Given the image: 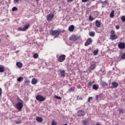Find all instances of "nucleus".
<instances>
[{
	"label": "nucleus",
	"mask_w": 125,
	"mask_h": 125,
	"mask_svg": "<svg viewBox=\"0 0 125 125\" xmlns=\"http://www.w3.org/2000/svg\"><path fill=\"white\" fill-rule=\"evenodd\" d=\"M96 67V63H95V62H92L90 66V68L91 69V70H94V69H95Z\"/></svg>",
	"instance_id": "13"
},
{
	"label": "nucleus",
	"mask_w": 125,
	"mask_h": 125,
	"mask_svg": "<svg viewBox=\"0 0 125 125\" xmlns=\"http://www.w3.org/2000/svg\"><path fill=\"white\" fill-rule=\"evenodd\" d=\"M45 99V98L42 97V96L40 95H38L36 96V100H38V101H44V100Z\"/></svg>",
	"instance_id": "7"
},
{
	"label": "nucleus",
	"mask_w": 125,
	"mask_h": 125,
	"mask_svg": "<svg viewBox=\"0 0 125 125\" xmlns=\"http://www.w3.org/2000/svg\"><path fill=\"white\" fill-rule=\"evenodd\" d=\"M93 83H95V82L93 81L92 82H90L87 84V87L88 88H90L91 87V86H92V84Z\"/></svg>",
	"instance_id": "17"
},
{
	"label": "nucleus",
	"mask_w": 125,
	"mask_h": 125,
	"mask_svg": "<svg viewBox=\"0 0 125 125\" xmlns=\"http://www.w3.org/2000/svg\"><path fill=\"white\" fill-rule=\"evenodd\" d=\"M101 84L102 85V86H103V87H105V86H107V85H108V84H107L106 82H102L101 83Z\"/></svg>",
	"instance_id": "21"
},
{
	"label": "nucleus",
	"mask_w": 125,
	"mask_h": 125,
	"mask_svg": "<svg viewBox=\"0 0 125 125\" xmlns=\"http://www.w3.org/2000/svg\"><path fill=\"white\" fill-rule=\"evenodd\" d=\"M114 14H115V11L112 10L110 13V18H113V17H114Z\"/></svg>",
	"instance_id": "23"
},
{
	"label": "nucleus",
	"mask_w": 125,
	"mask_h": 125,
	"mask_svg": "<svg viewBox=\"0 0 125 125\" xmlns=\"http://www.w3.org/2000/svg\"><path fill=\"white\" fill-rule=\"evenodd\" d=\"M97 33H100V32H99V31H98V32H97Z\"/></svg>",
	"instance_id": "52"
},
{
	"label": "nucleus",
	"mask_w": 125,
	"mask_h": 125,
	"mask_svg": "<svg viewBox=\"0 0 125 125\" xmlns=\"http://www.w3.org/2000/svg\"><path fill=\"white\" fill-rule=\"evenodd\" d=\"M23 81V77H20L17 79V81L18 82H22Z\"/></svg>",
	"instance_id": "29"
},
{
	"label": "nucleus",
	"mask_w": 125,
	"mask_h": 125,
	"mask_svg": "<svg viewBox=\"0 0 125 125\" xmlns=\"http://www.w3.org/2000/svg\"><path fill=\"white\" fill-rule=\"evenodd\" d=\"M24 83H30V80L26 78L24 80Z\"/></svg>",
	"instance_id": "30"
},
{
	"label": "nucleus",
	"mask_w": 125,
	"mask_h": 125,
	"mask_svg": "<svg viewBox=\"0 0 125 125\" xmlns=\"http://www.w3.org/2000/svg\"><path fill=\"white\" fill-rule=\"evenodd\" d=\"M89 20H90L91 21H93L94 20V18L90 15L89 17Z\"/></svg>",
	"instance_id": "31"
},
{
	"label": "nucleus",
	"mask_w": 125,
	"mask_h": 125,
	"mask_svg": "<svg viewBox=\"0 0 125 125\" xmlns=\"http://www.w3.org/2000/svg\"><path fill=\"white\" fill-rule=\"evenodd\" d=\"M15 107L18 109V111H21L23 108L22 103H18L15 105Z\"/></svg>",
	"instance_id": "4"
},
{
	"label": "nucleus",
	"mask_w": 125,
	"mask_h": 125,
	"mask_svg": "<svg viewBox=\"0 0 125 125\" xmlns=\"http://www.w3.org/2000/svg\"><path fill=\"white\" fill-rule=\"evenodd\" d=\"M99 98H103V94H100V95H99Z\"/></svg>",
	"instance_id": "40"
},
{
	"label": "nucleus",
	"mask_w": 125,
	"mask_h": 125,
	"mask_svg": "<svg viewBox=\"0 0 125 125\" xmlns=\"http://www.w3.org/2000/svg\"><path fill=\"white\" fill-rule=\"evenodd\" d=\"M111 85V88H117V87L119 86V83L116 82H113L112 83Z\"/></svg>",
	"instance_id": "11"
},
{
	"label": "nucleus",
	"mask_w": 125,
	"mask_h": 125,
	"mask_svg": "<svg viewBox=\"0 0 125 125\" xmlns=\"http://www.w3.org/2000/svg\"><path fill=\"white\" fill-rule=\"evenodd\" d=\"M99 98V96L98 95H96V100H98Z\"/></svg>",
	"instance_id": "46"
},
{
	"label": "nucleus",
	"mask_w": 125,
	"mask_h": 125,
	"mask_svg": "<svg viewBox=\"0 0 125 125\" xmlns=\"http://www.w3.org/2000/svg\"><path fill=\"white\" fill-rule=\"evenodd\" d=\"M75 91V87H71L70 89H69V92H71V91Z\"/></svg>",
	"instance_id": "35"
},
{
	"label": "nucleus",
	"mask_w": 125,
	"mask_h": 125,
	"mask_svg": "<svg viewBox=\"0 0 125 125\" xmlns=\"http://www.w3.org/2000/svg\"><path fill=\"white\" fill-rule=\"evenodd\" d=\"M66 59V55H61L58 58L59 62H62L65 61Z\"/></svg>",
	"instance_id": "6"
},
{
	"label": "nucleus",
	"mask_w": 125,
	"mask_h": 125,
	"mask_svg": "<svg viewBox=\"0 0 125 125\" xmlns=\"http://www.w3.org/2000/svg\"><path fill=\"white\" fill-rule=\"evenodd\" d=\"M82 124L83 125H88V121L87 120H84L82 121Z\"/></svg>",
	"instance_id": "20"
},
{
	"label": "nucleus",
	"mask_w": 125,
	"mask_h": 125,
	"mask_svg": "<svg viewBox=\"0 0 125 125\" xmlns=\"http://www.w3.org/2000/svg\"><path fill=\"white\" fill-rule=\"evenodd\" d=\"M99 86L97 84H94L93 85V89H95V90H97L98 89Z\"/></svg>",
	"instance_id": "25"
},
{
	"label": "nucleus",
	"mask_w": 125,
	"mask_h": 125,
	"mask_svg": "<svg viewBox=\"0 0 125 125\" xmlns=\"http://www.w3.org/2000/svg\"><path fill=\"white\" fill-rule=\"evenodd\" d=\"M19 0H14V2H18Z\"/></svg>",
	"instance_id": "49"
},
{
	"label": "nucleus",
	"mask_w": 125,
	"mask_h": 125,
	"mask_svg": "<svg viewBox=\"0 0 125 125\" xmlns=\"http://www.w3.org/2000/svg\"><path fill=\"white\" fill-rule=\"evenodd\" d=\"M21 123H22V121H21V120H18L16 122V124H17V125H20V124H21Z\"/></svg>",
	"instance_id": "36"
},
{
	"label": "nucleus",
	"mask_w": 125,
	"mask_h": 125,
	"mask_svg": "<svg viewBox=\"0 0 125 125\" xmlns=\"http://www.w3.org/2000/svg\"><path fill=\"white\" fill-rule=\"evenodd\" d=\"M93 98H92V97H89L88 99L87 103H90V101H91V100H92Z\"/></svg>",
	"instance_id": "33"
},
{
	"label": "nucleus",
	"mask_w": 125,
	"mask_h": 125,
	"mask_svg": "<svg viewBox=\"0 0 125 125\" xmlns=\"http://www.w3.org/2000/svg\"><path fill=\"white\" fill-rule=\"evenodd\" d=\"M55 97L59 100H61V99H62V98H61V97H58V96H55Z\"/></svg>",
	"instance_id": "37"
},
{
	"label": "nucleus",
	"mask_w": 125,
	"mask_h": 125,
	"mask_svg": "<svg viewBox=\"0 0 125 125\" xmlns=\"http://www.w3.org/2000/svg\"><path fill=\"white\" fill-rule=\"evenodd\" d=\"M89 0H82V2H86L87 1H88Z\"/></svg>",
	"instance_id": "45"
},
{
	"label": "nucleus",
	"mask_w": 125,
	"mask_h": 125,
	"mask_svg": "<svg viewBox=\"0 0 125 125\" xmlns=\"http://www.w3.org/2000/svg\"><path fill=\"white\" fill-rule=\"evenodd\" d=\"M79 40V37L76 35H72L69 38V41H73V42H76Z\"/></svg>",
	"instance_id": "8"
},
{
	"label": "nucleus",
	"mask_w": 125,
	"mask_h": 125,
	"mask_svg": "<svg viewBox=\"0 0 125 125\" xmlns=\"http://www.w3.org/2000/svg\"><path fill=\"white\" fill-rule=\"evenodd\" d=\"M92 42V40H91V39L89 38L87 40L86 42L84 44V45L85 46H88L89 44H91Z\"/></svg>",
	"instance_id": "12"
},
{
	"label": "nucleus",
	"mask_w": 125,
	"mask_h": 125,
	"mask_svg": "<svg viewBox=\"0 0 125 125\" xmlns=\"http://www.w3.org/2000/svg\"><path fill=\"white\" fill-rule=\"evenodd\" d=\"M122 59H125V53L121 57Z\"/></svg>",
	"instance_id": "41"
},
{
	"label": "nucleus",
	"mask_w": 125,
	"mask_h": 125,
	"mask_svg": "<svg viewBox=\"0 0 125 125\" xmlns=\"http://www.w3.org/2000/svg\"><path fill=\"white\" fill-rule=\"evenodd\" d=\"M68 30L70 32H74V30H75V25H71L69 26Z\"/></svg>",
	"instance_id": "15"
},
{
	"label": "nucleus",
	"mask_w": 125,
	"mask_h": 125,
	"mask_svg": "<svg viewBox=\"0 0 125 125\" xmlns=\"http://www.w3.org/2000/svg\"><path fill=\"white\" fill-rule=\"evenodd\" d=\"M1 94H2V89L0 88V96H1Z\"/></svg>",
	"instance_id": "42"
},
{
	"label": "nucleus",
	"mask_w": 125,
	"mask_h": 125,
	"mask_svg": "<svg viewBox=\"0 0 125 125\" xmlns=\"http://www.w3.org/2000/svg\"><path fill=\"white\" fill-rule=\"evenodd\" d=\"M116 30H119V29H120V26L117 25L116 26Z\"/></svg>",
	"instance_id": "47"
},
{
	"label": "nucleus",
	"mask_w": 125,
	"mask_h": 125,
	"mask_svg": "<svg viewBox=\"0 0 125 125\" xmlns=\"http://www.w3.org/2000/svg\"><path fill=\"white\" fill-rule=\"evenodd\" d=\"M89 36H90V37H94V36H95V32L91 31L89 33Z\"/></svg>",
	"instance_id": "22"
},
{
	"label": "nucleus",
	"mask_w": 125,
	"mask_h": 125,
	"mask_svg": "<svg viewBox=\"0 0 125 125\" xmlns=\"http://www.w3.org/2000/svg\"><path fill=\"white\" fill-rule=\"evenodd\" d=\"M121 20L122 22H125V16H123L121 17Z\"/></svg>",
	"instance_id": "34"
},
{
	"label": "nucleus",
	"mask_w": 125,
	"mask_h": 125,
	"mask_svg": "<svg viewBox=\"0 0 125 125\" xmlns=\"http://www.w3.org/2000/svg\"><path fill=\"white\" fill-rule=\"evenodd\" d=\"M38 83V80L36 79V78L32 79L31 81L32 84H36Z\"/></svg>",
	"instance_id": "18"
},
{
	"label": "nucleus",
	"mask_w": 125,
	"mask_h": 125,
	"mask_svg": "<svg viewBox=\"0 0 125 125\" xmlns=\"http://www.w3.org/2000/svg\"><path fill=\"white\" fill-rule=\"evenodd\" d=\"M77 100H83V98L80 97L79 98V96H77Z\"/></svg>",
	"instance_id": "44"
},
{
	"label": "nucleus",
	"mask_w": 125,
	"mask_h": 125,
	"mask_svg": "<svg viewBox=\"0 0 125 125\" xmlns=\"http://www.w3.org/2000/svg\"><path fill=\"white\" fill-rule=\"evenodd\" d=\"M95 0H92V1H94Z\"/></svg>",
	"instance_id": "51"
},
{
	"label": "nucleus",
	"mask_w": 125,
	"mask_h": 125,
	"mask_svg": "<svg viewBox=\"0 0 125 125\" xmlns=\"http://www.w3.org/2000/svg\"><path fill=\"white\" fill-rule=\"evenodd\" d=\"M102 3L103 4H104V5L107 4V1L105 0V1H104V2H102Z\"/></svg>",
	"instance_id": "43"
},
{
	"label": "nucleus",
	"mask_w": 125,
	"mask_h": 125,
	"mask_svg": "<svg viewBox=\"0 0 125 125\" xmlns=\"http://www.w3.org/2000/svg\"><path fill=\"white\" fill-rule=\"evenodd\" d=\"M61 77L65 76V70H61L60 72Z\"/></svg>",
	"instance_id": "24"
},
{
	"label": "nucleus",
	"mask_w": 125,
	"mask_h": 125,
	"mask_svg": "<svg viewBox=\"0 0 125 125\" xmlns=\"http://www.w3.org/2000/svg\"><path fill=\"white\" fill-rule=\"evenodd\" d=\"M54 18V15L53 14L50 13L48 15H47L46 16L47 21H48V22H50L51 21V20L53 19Z\"/></svg>",
	"instance_id": "5"
},
{
	"label": "nucleus",
	"mask_w": 125,
	"mask_h": 125,
	"mask_svg": "<svg viewBox=\"0 0 125 125\" xmlns=\"http://www.w3.org/2000/svg\"><path fill=\"white\" fill-rule=\"evenodd\" d=\"M29 28H30V23H27L26 24L24 25L23 28L19 27L18 30V31H21V32H25V31L28 30V29Z\"/></svg>",
	"instance_id": "3"
},
{
	"label": "nucleus",
	"mask_w": 125,
	"mask_h": 125,
	"mask_svg": "<svg viewBox=\"0 0 125 125\" xmlns=\"http://www.w3.org/2000/svg\"><path fill=\"white\" fill-rule=\"evenodd\" d=\"M73 0H67V2H72Z\"/></svg>",
	"instance_id": "48"
},
{
	"label": "nucleus",
	"mask_w": 125,
	"mask_h": 125,
	"mask_svg": "<svg viewBox=\"0 0 125 125\" xmlns=\"http://www.w3.org/2000/svg\"><path fill=\"white\" fill-rule=\"evenodd\" d=\"M51 125H57V123L55 121V120H52Z\"/></svg>",
	"instance_id": "32"
},
{
	"label": "nucleus",
	"mask_w": 125,
	"mask_h": 125,
	"mask_svg": "<svg viewBox=\"0 0 125 125\" xmlns=\"http://www.w3.org/2000/svg\"><path fill=\"white\" fill-rule=\"evenodd\" d=\"M33 57L34 58H35V59H37L38 58H39V54L38 53H35L33 55Z\"/></svg>",
	"instance_id": "27"
},
{
	"label": "nucleus",
	"mask_w": 125,
	"mask_h": 125,
	"mask_svg": "<svg viewBox=\"0 0 125 125\" xmlns=\"http://www.w3.org/2000/svg\"><path fill=\"white\" fill-rule=\"evenodd\" d=\"M36 121L39 123H42L43 121V119L42 117H36Z\"/></svg>",
	"instance_id": "19"
},
{
	"label": "nucleus",
	"mask_w": 125,
	"mask_h": 125,
	"mask_svg": "<svg viewBox=\"0 0 125 125\" xmlns=\"http://www.w3.org/2000/svg\"><path fill=\"white\" fill-rule=\"evenodd\" d=\"M16 66L18 67V68L20 69L23 67V63L20 62H17Z\"/></svg>",
	"instance_id": "14"
},
{
	"label": "nucleus",
	"mask_w": 125,
	"mask_h": 125,
	"mask_svg": "<svg viewBox=\"0 0 125 125\" xmlns=\"http://www.w3.org/2000/svg\"><path fill=\"white\" fill-rule=\"evenodd\" d=\"M117 39H118V35L116 34L115 31L111 30L110 31V40L111 41H115V40H117Z\"/></svg>",
	"instance_id": "1"
},
{
	"label": "nucleus",
	"mask_w": 125,
	"mask_h": 125,
	"mask_svg": "<svg viewBox=\"0 0 125 125\" xmlns=\"http://www.w3.org/2000/svg\"><path fill=\"white\" fill-rule=\"evenodd\" d=\"M95 25L98 28H100V26H101V22L98 20H97L95 22Z\"/></svg>",
	"instance_id": "16"
},
{
	"label": "nucleus",
	"mask_w": 125,
	"mask_h": 125,
	"mask_svg": "<svg viewBox=\"0 0 125 125\" xmlns=\"http://www.w3.org/2000/svg\"><path fill=\"white\" fill-rule=\"evenodd\" d=\"M84 115H85V113H84V111L83 110H79L77 112V115L79 117H83Z\"/></svg>",
	"instance_id": "9"
},
{
	"label": "nucleus",
	"mask_w": 125,
	"mask_h": 125,
	"mask_svg": "<svg viewBox=\"0 0 125 125\" xmlns=\"http://www.w3.org/2000/svg\"><path fill=\"white\" fill-rule=\"evenodd\" d=\"M119 112L120 114H123V113H124V109L123 108L120 109Z\"/></svg>",
	"instance_id": "38"
},
{
	"label": "nucleus",
	"mask_w": 125,
	"mask_h": 125,
	"mask_svg": "<svg viewBox=\"0 0 125 125\" xmlns=\"http://www.w3.org/2000/svg\"><path fill=\"white\" fill-rule=\"evenodd\" d=\"M50 35H51V36H53V37H55V38H58V37H59V35H60V33L58 30H51L50 31Z\"/></svg>",
	"instance_id": "2"
},
{
	"label": "nucleus",
	"mask_w": 125,
	"mask_h": 125,
	"mask_svg": "<svg viewBox=\"0 0 125 125\" xmlns=\"http://www.w3.org/2000/svg\"><path fill=\"white\" fill-rule=\"evenodd\" d=\"M21 100V102H23V101H22V100Z\"/></svg>",
	"instance_id": "50"
},
{
	"label": "nucleus",
	"mask_w": 125,
	"mask_h": 125,
	"mask_svg": "<svg viewBox=\"0 0 125 125\" xmlns=\"http://www.w3.org/2000/svg\"><path fill=\"white\" fill-rule=\"evenodd\" d=\"M18 10V8L16 7H13L12 9V11H16Z\"/></svg>",
	"instance_id": "39"
},
{
	"label": "nucleus",
	"mask_w": 125,
	"mask_h": 125,
	"mask_svg": "<svg viewBox=\"0 0 125 125\" xmlns=\"http://www.w3.org/2000/svg\"><path fill=\"white\" fill-rule=\"evenodd\" d=\"M98 49H96L93 51V54L95 56L97 55V54H98Z\"/></svg>",
	"instance_id": "28"
},
{
	"label": "nucleus",
	"mask_w": 125,
	"mask_h": 125,
	"mask_svg": "<svg viewBox=\"0 0 125 125\" xmlns=\"http://www.w3.org/2000/svg\"><path fill=\"white\" fill-rule=\"evenodd\" d=\"M118 46L120 49H125V43L124 42H121L119 43Z\"/></svg>",
	"instance_id": "10"
},
{
	"label": "nucleus",
	"mask_w": 125,
	"mask_h": 125,
	"mask_svg": "<svg viewBox=\"0 0 125 125\" xmlns=\"http://www.w3.org/2000/svg\"><path fill=\"white\" fill-rule=\"evenodd\" d=\"M4 72V66H0V73Z\"/></svg>",
	"instance_id": "26"
}]
</instances>
